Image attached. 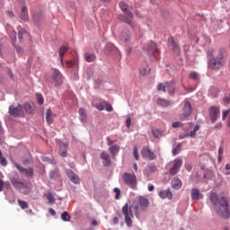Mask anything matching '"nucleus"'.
Instances as JSON below:
<instances>
[{
    "label": "nucleus",
    "mask_w": 230,
    "mask_h": 230,
    "mask_svg": "<svg viewBox=\"0 0 230 230\" xmlns=\"http://www.w3.org/2000/svg\"><path fill=\"white\" fill-rule=\"evenodd\" d=\"M112 222L116 226V225L119 224V219L118 218V217H114L112 219Z\"/></svg>",
    "instance_id": "58"
},
{
    "label": "nucleus",
    "mask_w": 230,
    "mask_h": 230,
    "mask_svg": "<svg viewBox=\"0 0 230 230\" xmlns=\"http://www.w3.org/2000/svg\"><path fill=\"white\" fill-rule=\"evenodd\" d=\"M219 114H220V108L217 106H210L208 108V115H209L211 123H217V119Z\"/></svg>",
    "instance_id": "9"
},
{
    "label": "nucleus",
    "mask_w": 230,
    "mask_h": 230,
    "mask_svg": "<svg viewBox=\"0 0 230 230\" xmlns=\"http://www.w3.org/2000/svg\"><path fill=\"white\" fill-rule=\"evenodd\" d=\"M66 175L74 184H80V178L71 170H66Z\"/></svg>",
    "instance_id": "17"
},
{
    "label": "nucleus",
    "mask_w": 230,
    "mask_h": 230,
    "mask_svg": "<svg viewBox=\"0 0 230 230\" xmlns=\"http://www.w3.org/2000/svg\"><path fill=\"white\" fill-rule=\"evenodd\" d=\"M49 213H50L52 217H55L57 215V211H55V209L53 208H49Z\"/></svg>",
    "instance_id": "59"
},
{
    "label": "nucleus",
    "mask_w": 230,
    "mask_h": 230,
    "mask_svg": "<svg viewBox=\"0 0 230 230\" xmlns=\"http://www.w3.org/2000/svg\"><path fill=\"white\" fill-rule=\"evenodd\" d=\"M76 64V61H66V67H73Z\"/></svg>",
    "instance_id": "56"
},
{
    "label": "nucleus",
    "mask_w": 230,
    "mask_h": 230,
    "mask_svg": "<svg viewBox=\"0 0 230 230\" xmlns=\"http://www.w3.org/2000/svg\"><path fill=\"white\" fill-rule=\"evenodd\" d=\"M200 129V126L199 124L195 125L194 128L192 131H190V137H195L197 132H199V130Z\"/></svg>",
    "instance_id": "36"
},
{
    "label": "nucleus",
    "mask_w": 230,
    "mask_h": 230,
    "mask_svg": "<svg viewBox=\"0 0 230 230\" xmlns=\"http://www.w3.org/2000/svg\"><path fill=\"white\" fill-rule=\"evenodd\" d=\"M18 204H19L20 208H22V209H28V208L30 207L28 205V202L22 201L21 199H18Z\"/></svg>",
    "instance_id": "39"
},
{
    "label": "nucleus",
    "mask_w": 230,
    "mask_h": 230,
    "mask_svg": "<svg viewBox=\"0 0 230 230\" xmlns=\"http://www.w3.org/2000/svg\"><path fill=\"white\" fill-rule=\"evenodd\" d=\"M132 208L136 211V216L139 217L140 213L145 211V197H140L138 199H136L132 206L126 203L122 207V215H124V220L128 227H132V218H134Z\"/></svg>",
    "instance_id": "2"
},
{
    "label": "nucleus",
    "mask_w": 230,
    "mask_h": 230,
    "mask_svg": "<svg viewBox=\"0 0 230 230\" xmlns=\"http://www.w3.org/2000/svg\"><path fill=\"white\" fill-rule=\"evenodd\" d=\"M0 164H2V166H6L8 164V162L6 161V158H4L3 156V153L0 150Z\"/></svg>",
    "instance_id": "42"
},
{
    "label": "nucleus",
    "mask_w": 230,
    "mask_h": 230,
    "mask_svg": "<svg viewBox=\"0 0 230 230\" xmlns=\"http://www.w3.org/2000/svg\"><path fill=\"white\" fill-rule=\"evenodd\" d=\"M9 114L13 118H24V111L22 110V106L21 104L11 105L9 107Z\"/></svg>",
    "instance_id": "6"
},
{
    "label": "nucleus",
    "mask_w": 230,
    "mask_h": 230,
    "mask_svg": "<svg viewBox=\"0 0 230 230\" xmlns=\"http://www.w3.org/2000/svg\"><path fill=\"white\" fill-rule=\"evenodd\" d=\"M36 100H37L39 105H44V97H42V94L36 93Z\"/></svg>",
    "instance_id": "40"
},
{
    "label": "nucleus",
    "mask_w": 230,
    "mask_h": 230,
    "mask_svg": "<svg viewBox=\"0 0 230 230\" xmlns=\"http://www.w3.org/2000/svg\"><path fill=\"white\" fill-rule=\"evenodd\" d=\"M171 186L173 190H181L182 188V181L179 178H173L171 181Z\"/></svg>",
    "instance_id": "20"
},
{
    "label": "nucleus",
    "mask_w": 230,
    "mask_h": 230,
    "mask_svg": "<svg viewBox=\"0 0 230 230\" xmlns=\"http://www.w3.org/2000/svg\"><path fill=\"white\" fill-rule=\"evenodd\" d=\"M114 193H115V199L116 200L119 199V195H121V190H119V188H115L113 190Z\"/></svg>",
    "instance_id": "50"
},
{
    "label": "nucleus",
    "mask_w": 230,
    "mask_h": 230,
    "mask_svg": "<svg viewBox=\"0 0 230 230\" xmlns=\"http://www.w3.org/2000/svg\"><path fill=\"white\" fill-rule=\"evenodd\" d=\"M47 199L50 204H53L55 202V197L53 196V193L49 192L47 195Z\"/></svg>",
    "instance_id": "48"
},
{
    "label": "nucleus",
    "mask_w": 230,
    "mask_h": 230,
    "mask_svg": "<svg viewBox=\"0 0 230 230\" xmlns=\"http://www.w3.org/2000/svg\"><path fill=\"white\" fill-rule=\"evenodd\" d=\"M158 197L164 200V199H168L169 200H172L173 199V193H172V190L170 189L163 190L158 192Z\"/></svg>",
    "instance_id": "12"
},
{
    "label": "nucleus",
    "mask_w": 230,
    "mask_h": 230,
    "mask_svg": "<svg viewBox=\"0 0 230 230\" xmlns=\"http://www.w3.org/2000/svg\"><path fill=\"white\" fill-rule=\"evenodd\" d=\"M152 134L155 139H160L163 137V130L161 129H152Z\"/></svg>",
    "instance_id": "34"
},
{
    "label": "nucleus",
    "mask_w": 230,
    "mask_h": 230,
    "mask_svg": "<svg viewBox=\"0 0 230 230\" xmlns=\"http://www.w3.org/2000/svg\"><path fill=\"white\" fill-rule=\"evenodd\" d=\"M107 141H108V146H112V145H114V142L111 140V138H107Z\"/></svg>",
    "instance_id": "61"
},
{
    "label": "nucleus",
    "mask_w": 230,
    "mask_h": 230,
    "mask_svg": "<svg viewBox=\"0 0 230 230\" xmlns=\"http://www.w3.org/2000/svg\"><path fill=\"white\" fill-rule=\"evenodd\" d=\"M213 53H215V49H211L208 50L207 55H208V57L212 58H215V56H213Z\"/></svg>",
    "instance_id": "53"
},
{
    "label": "nucleus",
    "mask_w": 230,
    "mask_h": 230,
    "mask_svg": "<svg viewBox=\"0 0 230 230\" xmlns=\"http://www.w3.org/2000/svg\"><path fill=\"white\" fill-rule=\"evenodd\" d=\"M98 111H103L105 107L103 106L102 103H98L94 106Z\"/></svg>",
    "instance_id": "55"
},
{
    "label": "nucleus",
    "mask_w": 230,
    "mask_h": 230,
    "mask_svg": "<svg viewBox=\"0 0 230 230\" xmlns=\"http://www.w3.org/2000/svg\"><path fill=\"white\" fill-rule=\"evenodd\" d=\"M15 168H17L18 171L21 172V173H25L27 175V177H33V168H28L25 169L22 166H21L19 164H14Z\"/></svg>",
    "instance_id": "13"
},
{
    "label": "nucleus",
    "mask_w": 230,
    "mask_h": 230,
    "mask_svg": "<svg viewBox=\"0 0 230 230\" xmlns=\"http://www.w3.org/2000/svg\"><path fill=\"white\" fill-rule=\"evenodd\" d=\"M215 128H222V122H217L215 126Z\"/></svg>",
    "instance_id": "60"
},
{
    "label": "nucleus",
    "mask_w": 230,
    "mask_h": 230,
    "mask_svg": "<svg viewBox=\"0 0 230 230\" xmlns=\"http://www.w3.org/2000/svg\"><path fill=\"white\" fill-rule=\"evenodd\" d=\"M122 181L126 184V186H128L132 190H136L137 181L136 175L134 173L125 172L122 175Z\"/></svg>",
    "instance_id": "4"
},
{
    "label": "nucleus",
    "mask_w": 230,
    "mask_h": 230,
    "mask_svg": "<svg viewBox=\"0 0 230 230\" xmlns=\"http://www.w3.org/2000/svg\"><path fill=\"white\" fill-rule=\"evenodd\" d=\"M104 105H105V110L108 112H112V111H114V109L112 108V105H111L109 102H103Z\"/></svg>",
    "instance_id": "46"
},
{
    "label": "nucleus",
    "mask_w": 230,
    "mask_h": 230,
    "mask_svg": "<svg viewBox=\"0 0 230 230\" xmlns=\"http://www.w3.org/2000/svg\"><path fill=\"white\" fill-rule=\"evenodd\" d=\"M181 143H178L177 146L172 148V155L175 156L179 155V153L181 152Z\"/></svg>",
    "instance_id": "38"
},
{
    "label": "nucleus",
    "mask_w": 230,
    "mask_h": 230,
    "mask_svg": "<svg viewBox=\"0 0 230 230\" xmlns=\"http://www.w3.org/2000/svg\"><path fill=\"white\" fill-rule=\"evenodd\" d=\"M170 87V82H165L164 84L159 83L157 84V91H163V93H166V89Z\"/></svg>",
    "instance_id": "30"
},
{
    "label": "nucleus",
    "mask_w": 230,
    "mask_h": 230,
    "mask_svg": "<svg viewBox=\"0 0 230 230\" xmlns=\"http://www.w3.org/2000/svg\"><path fill=\"white\" fill-rule=\"evenodd\" d=\"M229 112H230V109L226 110V111H223V113H222V119L223 120L226 119L227 118V116H229V114H230Z\"/></svg>",
    "instance_id": "52"
},
{
    "label": "nucleus",
    "mask_w": 230,
    "mask_h": 230,
    "mask_svg": "<svg viewBox=\"0 0 230 230\" xmlns=\"http://www.w3.org/2000/svg\"><path fill=\"white\" fill-rule=\"evenodd\" d=\"M119 6L122 12H124V15L119 16V19L120 21H123L127 24H129V26H133L132 19H134V14L132 13L128 12V5L125 4V2H120L119 4Z\"/></svg>",
    "instance_id": "3"
},
{
    "label": "nucleus",
    "mask_w": 230,
    "mask_h": 230,
    "mask_svg": "<svg viewBox=\"0 0 230 230\" xmlns=\"http://www.w3.org/2000/svg\"><path fill=\"white\" fill-rule=\"evenodd\" d=\"M79 116L82 123H85V121H87V111H85L84 108L79 109Z\"/></svg>",
    "instance_id": "29"
},
{
    "label": "nucleus",
    "mask_w": 230,
    "mask_h": 230,
    "mask_svg": "<svg viewBox=\"0 0 230 230\" xmlns=\"http://www.w3.org/2000/svg\"><path fill=\"white\" fill-rule=\"evenodd\" d=\"M28 32L26 31V30L19 27L18 28V38H19V40L20 42H22L23 40V35H26Z\"/></svg>",
    "instance_id": "35"
},
{
    "label": "nucleus",
    "mask_w": 230,
    "mask_h": 230,
    "mask_svg": "<svg viewBox=\"0 0 230 230\" xmlns=\"http://www.w3.org/2000/svg\"><path fill=\"white\" fill-rule=\"evenodd\" d=\"M168 42L170 45H172L173 53H175V55H181V47H179V44L175 42L173 37H170L168 39Z\"/></svg>",
    "instance_id": "14"
},
{
    "label": "nucleus",
    "mask_w": 230,
    "mask_h": 230,
    "mask_svg": "<svg viewBox=\"0 0 230 230\" xmlns=\"http://www.w3.org/2000/svg\"><path fill=\"white\" fill-rule=\"evenodd\" d=\"M51 80L56 85H62L64 83V76L58 70H54L51 75Z\"/></svg>",
    "instance_id": "10"
},
{
    "label": "nucleus",
    "mask_w": 230,
    "mask_h": 230,
    "mask_svg": "<svg viewBox=\"0 0 230 230\" xmlns=\"http://www.w3.org/2000/svg\"><path fill=\"white\" fill-rule=\"evenodd\" d=\"M3 186H4V181L0 179V191L3 190Z\"/></svg>",
    "instance_id": "62"
},
{
    "label": "nucleus",
    "mask_w": 230,
    "mask_h": 230,
    "mask_svg": "<svg viewBox=\"0 0 230 230\" xmlns=\"http://www.w3.org/2000/svg\"><path fill=\"white\" fill-rule=\"evenodd\" d=\"M59 155H61V157H67V144L60 143V145H59Z\"/></svg>",
    "instance_id": "23"
},
{
    "label": "nucleus",
    "mask_w": 230,
    "mask_h": 230,
    "mask_svg": "<svg viewBox=\"0 0 230 230\" xmlns=\"http://www.w3.org/2000/svg\"><path fill=\"white\" fill-rule=\"evenodd\" d=\"M150 173H155L157 167L154 164H148Z\"/></svg>",
    "instance_id": "47"
},
{
    "label": "nucleus",
    "mask_w": 230,
    "mask_h": 230,
    "mask_svg": "<svg viewBox=\"0 0 230 230\" xmlns=\"http://www.w3.org/2000/svg\"><path fill=\"white\" fill-rule=\"evenodd\" d=\"M109 152L111 153L113 159H116L118 154H119V146L113 145L109 147Z\"/></svg>",
    "instance_id": "24"
},
{
    "label": "nucleus",
    "mask_w": 230,
    "mask_h": 230,
    "mask_svg": "<svg viewBox=\"0 0 230 230\" xmlns=\"http://www.w3.org/2000/svg\"><path fill=\"white\" fill-rule=\"evenodd\" d=\"M66 51H69V47H67L66 45H62L59 48V58H60V62H61L62 66H64V55H66Z\"/></svg>",
    "instance_id": "21"
},
{
    "label": "nucleus",
    "mask_w": 230,
    "mask_h": 230,
    "mask_svg": "<svg viewBox=\"0 0 230 230\" xmlns=\"http://www.w3.org/2000/svg\"><path fill=\"white\" fill-rule=\"evenodd\" d=\"M145 157H147L149 161H155V159H157V155L154 151H151L150 147L146 146L145 148Z\"/></svg>",
    "instance_id": "18"
},
{
    "label": "nucleus",
    "mask_w": 230,
    "mask_h": 230,
    "mask_svg": "<svg viewBox=\"0 0 230 230\" xmlns=\"http://www.w3.org/2000/svg\"><path fill=\"white\" fill-rule=\"evenodd\" d=\"M46 121L49 125L53 123V111L51 109H48L46 112Z\"/></svg>",
    "instance_id": "28"
},
{
    "label": "nucleus",
    "mask_w": 230,
    "mask_h": 230,
    "mask_svg": "<svg viewBox=\"0 0 230 230\" xmlns=\"http://www.w3.org/2000/svg\"><path fill=\"white\" fill-rule=\"evenodd\" d=\"M226 54H227V50L225 48H220L218 49V54L216 58L221 60L222 62H224V58H226Z\"/></svg>",
    "instance_id": "27"
},
{
    "label": "nucleus",
    "mask_w": 230,
    "mask_h": 230,
    "mask_svg": "<svg viewBox=\"0 0 230 230\" xmlns=\"http://www.w3.org/2000/svg\"><path fill=\"white\" fill-rule=\"evenodd\" d=\"M217 154H218V155H217V162L218 163H222V155L224 154V148H222V146H220L218 148Z\"/></svg>",
    "instance_id": "41"
},
{
    "label": "nucleus",
    "mask_w": 230,
    "mask_h": 230,
    "mask_svg": "<svg viewBox=\"0 0 230 230\" xmlns=\"http://www.w3.org/2000/svg\"><path fill=\"white\" fill-rule=\"evenodd\" d=\"M209 195V200L211 204L214 206V209L216 213L218 215V217L225 219L229 218V198L226 196L218 197V194H217V192L214 191H210Z\"/></svg>",
    "instance_id": "1"
},
{
    "label": "nucleus",
    "mask_w": 230,
    "mask_h": 230,
    "mask_svg": "<svg viewBox=\"0 0 230 230\" xmlns=\"http://www.w3.org/2000/svg\"><path fill=\"white\" fill-rule=\"evenodd\" d=\"M131 123H132V119H130V117H128L127 119H126V127L128 128H130Z\"/></svg>",
    "instance_id": "54"
},
{
    "label": "nucleus",
    "mask_w": 230,
    "mask_h": 230,
    "mask_svg": "<svg viewBox=\"0 0 230 230\" xmlns=\"http://www.w3.org/2000/svg\"><path fill=\"white\" fill-rule=\"evenodd\" d=\"M155 53H159V49L154 41L147 44L146 54L150 57L151 60H155Z\"/></svg>",
    "instance_id": "8"
},
{
    "label": "nucleus",
    "mask_w": 230,
    "mask_h": 230,
    "mask_svg": "<svg viewBox=\"0 0 230 230\" xmlns=\"http://www.w3.org/2000/svg\"><path fill=\"white\" fill-rule=\"evenodd\" d=\"M21 19L22 21H28V19H30V15L28 14V7L25 5L22 6Z\"/></svg>",
    "instance_id": "26"
},
{
    "label": "nucleus",
    "mask_w": 230,
    "mask_h": 230,
    "mask_svg": "<svg viewBox=\"0 0 230 230\" xmlns=\"http://www.w3.org/2000/svg\"><path fill=\"white\" fill-rule=\"evenodd\" d=\"M224 102H225L226 103L229 104V103H230V97H226V98L224 99Z\"/></svg>",
    "instance_id": "63"
},
{
    "label": "nucleus",
    "mask_w": 230,
    "mask_h": 230,
    "mask_svg": "<svg viewBox=\"0 0 230 230\" xmlns=\"http://www.w3.org/2000/svg\"><path fill=\"white\" fill-rule=\"evenodd\" d=\"M61 218L64 222H69L71 220V216H69L67 211H65L61 214Z\"/></svg>",
    "instance_id": "37"
},
{
    "label": "nucleus",
    "mask_w": 230,
    "mask_h": 230,
    "mask_svg": "<svg viewBox=\"0 0 230 230\" xmlns=\"http://www.w3.org/2000/svg\"><path fill=\"white\" fill-rule=\"evenodd\" d=\"M84 60L86 62H94L96 60V54L86 52L84 54Z\"/></svg>",
    "instance_id": "31"
},
{
    "label": "nucleus",
    "mask_w": 230,
    "mask_h": 230,
    "mask_svg": "<svg viewBox=\"0 0 230 230\" xmlns=\"http://www.w3.org/2000/svg\"><path fill=\"white\" fill-rule=\"evenodd\" d=\"M179 172H181V169H177V167H173V166L169 170L170 175H177Z\"/></svg>",
    "instance_id": "43"
},
{
    "label": "nucleus",
    "mask_w": 230,
    "mask_h": 230,
    "mask_svg": "<svg viewBox=\"0 0 230 230\" xmlns=\"http://www.w3.org/2000/svg\"><path fill=\"white\" fill-rule=\"evenodd\" d=\"M224 66V61L219 59L218 58H210L208 61V69H212V71H218Z\"/></svg>",
    "instance_id": "5"
},
{
    "label": "nucleus",
    "mask_w": 230,
    "mask_h": 230,
    "mask_svg": "<svg viewBox=\"0 0 230 230\" xmlns=\"http://www.w3.org/2000/svg\"><path fill=\"white\" fill-rule=\"evenodd\" d=\"M119 40L121 42H124V44H128V42H130V32L128 31H123L119 36Z\"/></svg>",
    "instance_id": "22"
},
{
    "label": "nucleus",
    "mask_w": 230,
    "mask_h": 230,
    "mask_svg": "<svg viewBox=\"0 0 230 230\" xmlns=\"http://www.w3.org/2000/svg\"><path fill=\"white\" fill-rule=\"evenodd\" d=\"M167 89H168V93L171 96H173V94H175L176 88H175V86H171L170 83H169V87H167Z\"/></svg>",
    "instance_id": "45"
},
{
    "label": "nucleus",
    "mask_w": 230,
    "mask_h": 230,
    "mask_svg": "<svg viewBox=\"0 0 230 230\" xmlns=\"http://www.w3.org/2000/svg\"><path fill=\"white\" fill-rule=\"evenodd\" d=\"M156 103H157V105H159V107H170V106L173 105V102H172V101H168V100L163 99V98H158L156 100Z\"/></svg>",
    "instance_id": "19"
},
{
    "label": "nucleus",
    "mask_w": 230,
    "mask_h": 230,
    "mask_svg": "<svg viewBox=\"0 0 230 230\" xmlns=\"http://www.w3.org/2000/svg\"><path fill=\"white\" fill-rule=\"evenodd\" d=\"M173 167L177 168L178 170H181V168L182 167V158L176 157L173 160Z\"/></svg>",
    "instance_id": "33"
},
{
    "label": "nucleus",
    "mask_w": 230,
    "mask_h": 230,
    "mask_svg": "<svg viewBox=\"0 0 230 230\" xmlns=\"http://www.w3.org/2000/svg\"><path fill=\"white\" fill-rule=\"evenodd\" d=\"M218 90L215 87H210L208 90V96L210 98H218Z\"/></svg>",
    "instance_id": "32"
},
{
    "label": "nucleus",
    "mask_w": 230,
    "mask_h": 230,
    "mask_svg": "<svg viewBox=\"0 0 230 230\" xmlns=\"http://www.w3.org/2000/svg\"><path fill=\"white\" fill-rule=\"evenodd\" d=\"M184 124L181 121L172 122V128H179V127H182Z\"/></svg>",
    "instance_id": "49"
},
{
    "label": "nucleus",
    "mask_w": 230,
    "mask_h": 230,
    "mask_svg": "<svg viewBox=\"0 0 230 230\" xmlns=\"http://www.w3.org/2000/svg\"><path fill=\"white\" fill-rule=\"evenodd\" d=\"M190 197L191 200H200V199H204V195L200 193V190L195 188L191 189Z\"/></svg>",
    "instance_id": "16"
},
{
    "label": "nucleus",
    "mask_w": 230,
    "mask_h": 230,
    "mask_svg": "<svg viewBox=\"0 0 230 230\" xmlns=\"http://www.w3.org/2000/svg\"><path fill=\"white\" fill-rule=\"evenodd\" d=\"M193 108L191 107V102L188 99L183 101V108L181 110V118H190L191 116V112Z\"/></svg>",
    "instance_id": "7"
},
{
    "label": "nucleus",
    "mask_w": 230,
    "mask_h": 230,
    "mask_svg": "<svg viewBox=\"0 0 230 230\" xmlns=\"http://www.w3.org/2000/svg\"><path fill=\"white\" fill-rule=\"evenodd\" d=\"M133 155L136 161H139V153L137 152V146L134 147Z\"/></svg>",
    "instance_id": "51"
},
{
    "label": "nucleus",
    "mask_w": 230,
    "mask_h": 230,
    "mask_svg": "<svg viewBox=\"0 0 230 230\" xmlns=\"http://www.w3.org/2000/svg\"><path fill=\"white\" fill-rule=\"evenodd\" d=\"M11 184H13V187L16 188L17 190H22V187L24 186V183L19 181V179L17 178H13L11 180Z\"/></svg>",
    "instance_id": "25"
},
{
    "label": "nucleus",
    "mask_w": 230,
    "mask_h": 230,
    "mask_svg": "<svg viewBox=\"0 0 230 230\" xmlns=\"http://www.w3.org/2000/svg\"><path fill=\"white\" fill-rule=\"evenodd\" d=\"M154 185H148V191H154Z\"/></svg>",
    "instance_id": "64"
},
{
    "label": "nucleus",
    "mask_w": 230,
    "mask_h": 230,
    "mask_svg": "<svg viewBox=\"0 0 230 230\" xmlns=\"http://www.w3.org/2000/svg\"><path fill=\"white\" fill-rule=\"evenodd\" d=\"M100 159L102 160L103 166H111L112 164V160L111 159V155L106 151H102L100 155Z\"/></svg>",
    "instance_id": "11"
},
{
    "label": "nucleus",
    "mask_w": 230,
    "mask_h": 230,
    "mask_svg": "<svg viewBox=\"0 0 230 230\" xmlns=\"http://www.w3.org/2000/svg\"><path fill=\"white\" fill-rule=\"evenodd\" d=\"M23 109L27 114H35V103L33 102H25Z\"/></svg>",
    "instance_id": "15"
},
{
    "label": "nucleus",
    "mask_w": 230,
    "mask_h": 230,
    "mask_svg": "<svg viewBox=\"0 0 230 230\" xmlns=\"http://www.w3.org/2000/svg\"><path fill=\"white\" fill-rule=\"evenodd\" d=\"M186 137H190V133H184L179 136L180 139H186Z\"/></svg>",
    "instance_id": "57"
},
{
    "label": "nucleus",
    "mask_w": 230,
    "mask_h": 230,
    "mask_svg": "<svg viewBox=\"0 0 230 230\" xmlns=\"http://www.w3.org/2000/svg\"><path fill=\"white\" fill-rule=\"evenodd\" d=\"M190 80H199V74L197 72H190L189 75Z\"/></svg>",
    "instance_id": "44"
}]
</instances>
